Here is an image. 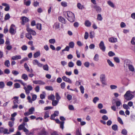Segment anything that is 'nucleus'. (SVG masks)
<instances>
[{"instance_id":"1","label":"nucleus","mask_w":135,"mask_h":135,"mask_svg":"<svg viewBox=\"0 0 135 135\" xmlns=\"http://www.w3.org/2000/svg\"><path fill=\"white\" fill-rule=\"evenodd\" d=\"M68 17L67 19L71 22H73L75 20V17L74 14L72 12L68 11L66 12Z\"/></svg>"},{"instance_id":"2","label":"nucleus","mask_w":135,"mask_h":135,"mask_svg":"<svg viewBox=\"0 0 135 135\" xmlns=\"http://www.w3.org/2000/svg\"><path fill=\"white\" fill-rule=\"evenodd\" d=\"M132 92L130 90L127 91L124 94V96L126 99L127 100H130L134 97L131 93Z\"/></svg>"},{"instance_id":"3","label":"nucleus","mask_w":135,"mask_h":135,"mask_svg":"<svg viewBox=\"0 0 135 135\" xmlns=\"http://www.w3.org/2000/svg\"><path fill=\"white\" fill-rule=\"evenodd\" d=\"M23 89L25 90V92L26 94L28 95H29L30 93V91H31L33 89V88L31 85H28L27 87L24 86Z\"/></svg>"},{"instance_id":"4","label":"nucleus","mask_w":135,"mask_h":135,"mask_svg":"<svg viewBox=\"0 0 135 135\" xmlns=\"http://www.w3.org/2000/svg\"><path fill=\"white\" fill-rule=\"evenodd\" d=\"M15 26L13 24H12L10 27L9 32L12 35L15 34L16 32V31L15 29Z\"/></svg>"},{"instance_id":"5","label":"nucleus","mask_w":135,"mask_h":135,"mask_svg":"<svg viewBox=\"0 0 135 135\" xmlns=\"http://www.w3.org/2000/svg\"><path fill=\"white\" fill-rule=\"evenodd\" d=\"M99 46L100 49L101 50H102L103 51H105L106 47L103 41H102L100 42V43L99 44Z\"/></svg>"},{"instance_id":"6","label":"nucleus","mask_w":135,"mask_h":135,"mask_svg":"<svg viewBox=\"0 0 135 135\" xmlns=\"http://www.w3.org/2000/svg\"><path fill=\"white\" fill-rule=\"evenodd\" d=\"M0 132L4 134H9V132L8 130L6 128H4L2 127L0 128Z\"/></svg>"},{"instance_id":"7","label":"nucleus","mask_w":135,"mask_h":135,"mask_svg":"<svg viewBox=\"0 0 135 135\" xmlns=\"http://www.w3.org/2000/svg\"><path fill=\"white\" fill-rule=\"evenodd\" d=\"M27 31L31 35L35 36L36 34V32L31 28L27 27L26 29Z\"/></svg>"},{"instance_id":"8","label":"nucleus","mask_w":135,"mask_h":135,"mask_svg":"<svg viewBox=\"0 0 135 135\" xmlns=\"http://www.w3.org/2000/svg\"><path fill=\"white\" fill-rule=\"evenodd\" d=\"M24 66L27 71L29 72L30 73H33V70L32 69H31V70L29 68L27 63H25Z\"/></svg>"},{"instance_id":"9","label":"nucleus","mask_w":135,"mask_h":135,"mask_svg":"<svg viewBox=\"0 0 135 135\" xmlns=\"http://www.w3.org/2000/svg\"><path fill=\"white\" fill-rule=\"evenodd\" d=\"M105 76L104 74H102L100 76V80L102 84L105 85Z\"/></svg>"},{"instance_id":"10","label":"nucleus","mask_w":135,"mask_h":135,"mask_svg":"<svg viewBox=\"0 0 135 135\" xmlns=\"http://www.w3.org/2000/svg\"><path fill=\"white\" fill-rule=\"evenodd\" d=\"M60 23L56 22L53 25V28L55 30L59 29L60 28Z\"/></svg>"},{"instance_id":"11","label":"nucleus","mask_w":135,"mask_h":135,"mask_svg":"<svg viewBox=\"0 0 135 135\" xmlns=\"http://www.w3.org/2000/svg\"><path fill=\"white\" fill-rule=\"evenodd\" d=\"M33 83L36 84H39V85H44L45 84V83L44 81H42L41 80H35L33 81Z\"/></svg>"},{"instance_id":"12","label":"nucleus","mask_w":135,"mask_h":135,"mask_svg":"<svg viewBox=\"0 0 135 135\" xmlns=\"http://www.w3.org/2000/svg\"><path fill=\"white\" fill-rule=\"evenodd\" d=\"M93 7L95 9L97 12L100 13L101 12L102 8L100 6L97 5H95Z\"/></svg>"},{"instance_id":"13","label":"nucleus","mask_w":135,"mask_h":135,"mask_svg":"<svg viewBox=\"0 0 135 135\" xmlns=\"http://www.w3.org/2000/svg\"><path fill=\"white\" fill-rule=\"evenodd\" d=\"M62 79L63 80L66 82L68 83H72L70 79L67 78L65 76H64L62 77Z\"/></svg>"},{"instance_id":"14","label":"nucleus","mask_w":135,"mask_h":135,"mask_svg":"<svg viewBox=\"0 0 135 135\" xmlns=\"http://www.w3.org/2000/svg\"><path fill=\"white\" fill-rule=\"evenodd\" d=\"M109 41L112 43H115L117 41V38L114 37H111L109 38Z\"/></svg>"},{"instance_id":"15","label":"nucleus","mask_w":135,"mask_h":135,"mask_svg":"<svg viewBox=\"0 0 135 135\" xmlns=\"http://www.w3.org/2000/svg\"><path fill=\"white\" fill-rule=\"evenodd\" d=\"M130 61L129 60H126L124 62V67H128L129 65H131Z\"/></svg>"},{"instance_id":"16","label":"nucleus","mask_w":135,"mask_h":135,"mask_svg":"<svg viewBox=\"0 0 135 135\" xmlns=\"http://www.w3.org/2000/svg\"><path fill=\"white\" fill-rule=\"evenodd\" d=\"M22 24L23 25L25 23H26L29 21L28 18L25 17H22Z\"/></svg>"},{"instance_id":"17","label":"nucleus","mask_w":135,"mask_h":135,"mask_svg":"<svg viewBox=\"0 0 135 135\" xmlns=\"http://www.w3.org/2000/svg\"><path fill=\"white\" fill-rule=\"evenodd\" d=\"M59 20L62 23H66V20L64 18L61 16H60L58 18Z\"/></svg>"},{"instance_id":"18","label":"nucleus","mask_w":135,"mask_h":135,"mask_svg":"<svg viewBox=\"0 0 135 135\" xmlns=\"http://www.w3.org/2000/svg\"><path fill=\"white\" fill-rule=\"evenodd\" d=\"M18 97H15L13 99H15V100L13 101L14 104H19V100H18Z\"/></svg>"},{"instance_id":"19","label":"nucleus","mask_w":135,"mask_h":135,"mask_svg":"<svg viewBox=\"0 0 135 135\" xmlns=\"http://www.w3.org/2000/svg\"><path fill=\"white\" fill-rule=\"evenodd\" d=\"M21 78L25 81H26L28 79V77L27 75L25 74H22Z\"/></svg>"},{"instance_id":"20","label":"nucleus","mask_w":135,"mask_h":135,"mask_svg":"<svg viewBox=\"0 0 135 135\" xmlns=\"http://www.w3.org/2000/svg\"><path fill=\"white\" fill-rule=\"evenodd\" d=\"M21 58V56L20 55H16L12 57V59L14 60H16L19 59H20Z\"/></svg>"},{"instance_id":"21","label":"nucleus","mask_w":135,"mask_h":135,"mask_svg":"<svg viewBox=\"0 0 135 135\" xmlns=\"http://www.w3.org/2000/svg\"><path fill=\"white\" fill-rule=\"evenodd\" d=\"M26 36L27 38L30 40H32V39L31 35L28 32L26 33Z\"/></svg>"},{"instance_id":"22","label":"nucleus","mask_w":135,"mask_h":135,"mask_svg":"<svg viewBox=\"0 0 135 135\" xmlns=\"http://www.w3.org/2000/svg\"><path fill=\"white\" fill-rule=\"evenodd\" d=\"M128 67L130 71L132 72H133L134 71V67L131 64L130 65H129Z\"/></svg>"},{"instance_id":"23","label":"nucleus","mask_w":135,"mask_h":135,"mask_svg":"<svg viewBox=\"0 0 135 135\" xmlns=\"http://www.w3.org/2000/svg\"><path fill=\"white\" fill-rule=\"evenodd\" d=\"M46 134V132L44 128L41 131L38 133L39 135H45Z\"/></svg>"},{"instance_id":"24","label":"nucleus","mask_w":135,"mask_h":135,"mask_svg":"<svg viewBox=\"0 0 135 135\" xmlns=\"http://www.w3.org/2000/svg\"><path fill=\"white\" fill-rule=\"evenodd\" d=\"M55 96L53 94H51L48 96V98L49 100H51L52 101L55 99Z\"/></svg>"},{"instance_id":"25","label":"nucleus","mask_w":135,"mask_h":135,"mask_svg":"<svg viewBox=\"0 0 135 135\" xmlns=\"http://www.w3.org/2000/svg\"><path fill=\"white\" fill-rule=\"evenodd\" d=\"M107 62L109 66L111 67H113L114 66V64L109 59L107 60Z\"/></svg>"},{"instance_id":"26","label":"nucleus","mask_w":135,"mask_h":135,"mask_svg":"<svg viewBox=\"0 0 135 135\" xmlns=\"http://www.w3.org/2000/svg\"><path fill=\"white\" fill-rule=\"evenodd\" d=\"M14 81L15 82L17 81L20 82L23 86H25L26 85V84L24 83L21 80L16 79L15 80H14Z\"/></svg>"},{"instance_id":"27","label":"nucleus","mask_w":135,"mask_h":135,"mask_svg":"<svg viewBox=\"0 0 135 135\" xmlns=\"http://www.w3.org/2000/svg\"><path fill=\"white\" fill-rule=\"evenodd\" d=\"M49 117V112L48 111H47L44 114V118L46 119Z\"/></svg>"},{"instance_id":"28","label":"nucleus","mask_w":135,"mask_h":135,"mask_svg":"<svg viewBox=\"0 0 135 135\" xmlns=\"http://www.w3.org/2000/svg\"><path fill=\"white\" fill-rule=\"evenodd\" d=\"M93 59L95 61H98L99 60V55L98 54H96L94 56Z\"/></svg>"},{"instance_id":"29","label":"nucleus","mask_w":135,"mask_h":135,"mask_svg":"<svg viewBox=\"0 0 135 135\" xmlns=\"http://www.w3.org/2000/svg\"><path fill=\"white\" fill-rule=\"evenodd\" d=\"M107 3L112 8H114V6L113 2L110 1H108L107 2Z\"/></svg>"},{"instance_id":"30","label":"nucleus","mask_w":135,"mask_h":135,"mask_svg":"<svg viewBox=\"0 0 135 135\" xmlns=\"http://www.w3.org/2000/svg\"><path fill=\"white\" fill-rule=\"evenodd\" d=\"M77 7L78 8L80 9H82L84 8L83 5H82L80 3H78L77 4Z\"/></svg>"},{"instance_id":"31","label":"nucleus","mask_w":135,"mask_h":135,"mask_svg":"<svg viewBox=\"0 0 135 135\" xmlns=\"http://www.w3.org/2000/svg\"><path fill=\"white\" fill-rule=\"evenodd\" d=\"M23 131L26 133V134L27 135H30V132L26 128H24Z\"/></svg>"},{"instance_id":"32","label":"nucleus","mask_w":135,"mask_h":135,"mask_svg":"<svg viewBox=\"0 0 135 135\" xmlns=\"http://www.w3.org/2000/svg\"><path fill=\"white\" fill-rule=\"evenodd\" d=\"M59 101L57 100H54L52 101V104L53 106H56L59 102Z\"/></svg>"},{"instance_id":"33","label":"nucleus","mask_w":135,"mask_h":135,"mask_svg":"<svg viewBox=\"0 0 135 135\" xmlns=\"http://www.w3.org/2000/svg\"><path fill=\"white\" fill-rule=\"evenodd\" d=\"M40 55V52L39 51L36 52L33 55V57L36 58L38 57Z\"/></svg>"},{"instance_id":"34","label":"nucleus","mask_w":135,"mask_h":135,"mask_svg":"<svg viewBox=\"0 0 135 135\" xmlns=\"http://www.w3.org/2000/svg\"><path fill=\"white\" fill-rule=\"evenodd\" d=\"M85 25L87 27H89L91 25V23L89 21L87 20L85 21Z\"/></svg>"},{"instance_id":"35","label":"nucleus","mask_w":135,"mask_h":135,"mask_svg":"<svg viewBox=\"0 0 135 135\" xmlns=\"http://www.w3.org/2000/svg\"><path fill=\"white\" fill-rule=\"evenodd\" d=\"M4 65L5 66L8 67H9L10 65L9 61V60H7L4 62Z\"/></svg>"},{"instance_id":"36","label":"nucleus","mask_w":135,"mask_h":135,"mask_svg":"<svg viewBox=\"0 0 135 135\" xmlns=\"http://www.w3.org/2000/svg\"><path fill=\"white\" fill-rule=\"evenodd\" d=\"M42 25L40 23H37L36 25V27L37 29L41 30L42 29Z\"/></svg>"},{"instance_id":"37","label":"nucleus","mask_w":135,"mask_h":135,"mask_svg":"<svg viewBox=\"0 0 135 135\" xmlns=\"http://www.w3.org/2000/svg\"><path fill=\"white\" fill-rule=\"evenodd\" d=\"M116 106L117 107V108H118V107L120 106L121 105H122V103L120 100H118L116 101Z\"/></svg>"},{"instance_id":"38","label":"nucleus","mask_w":135,"mask_h":135,"mask_svg":"<svg viewBox=\"0 0 135 135\" xmlns=\"http://www.w3.org/2000/svg\"><path fill=\"white\" fill-rule=\"evenodd\" d=\"M76 135H82L81 130H80V131L79 129L78 128L76 129Z\"/></svg>"},{"instance_id":"39","label":"nucleus","mask_w":135,"mask_h":135,"mask_svg":"<svg viewBox=\"0 0 135 135\" xmlns=\"http://www.w3.org/2000/svg\"><path fill=\"white\" fill-rule=\"evenodd\" d=\"M69 47L73 48L74 46V43L73 42H71L69 43Z\"/></svg>"},{"instance_id":"40","label":"nucleus","mask_w":135,"mask_h":135,"mask_svg":"<svg viewBox=\"0 0 135 135\" xmlns=\"http://www.w3.org/2000/svg\"><path fill=\"white\" fill-rule=\"evenodd\" d=\"M55 95L56 100L59 101V100L61 98L60 97L57 93H56Z\"/></svg>"},{"instance_id":"41","label":"nucleus","mask_w":135,"mask_h":135,"mask_svg":"<svg viewBox=\"0 0 135 135\" xmlns=\"http://www.w3.org/2000/svg\"><path fill=\"white\" fill-rule=\"evenodd\" d=\"M43 68L44 70L48 71L49 67L47 64H46L43 66Z\"/></svg>"},{"instance_id":"42","label":"nucleus","mask_w":135,"mask_h":135,"mask_svg":"<svg viewBox=\"0 0 135 135\" xmlns=\"http://www.w3.org/2000/svg\"><path fill=\"white\" fill-rule=\"evenodd\" d=\"M5 85L3 81L0 82V88L3 89Z\"/></svg>"},{"instance_id":"43","label":"nucleus","mask_w":135,"mask_h":135,"mask_svg":"<svg viewBox=\"0 0 135 135\" xmlns=\"http://www.w3.org/2000/svg\"><path fill=\"white\" fill-rule=\"evenodd\" d=\"M99 100V98L97 97H95L93 99V102L94 103H96Z\"/></svg>"},{"instance_id":"44","label":"nucleus","mask_w":135,"mask_h":135,"mask_svg":"<svg viewBox=\"0 0 135 135\" xmlns=\"http://www.w3.org/2000/svg\"><path fill=\"white\" fill-rule=\"evenodd\" d=\"M10 17L9 14L8 13L5 16L4 20L5 21L7 20L10 18Z\"/></svg>"},{"instance_id":"45","label":"nucleus","mask_w":135,"mask_h":135,"mask_svg":"<svg viewBox=\"0 0 135 135\" xmlns=\"http://www.w3.org/2000/svg\"><path fill=\"white\" fill-rule=\"evenodd\" d=\"M112 128L113 130L115 131L117 129L118 126L116 124H114L112 126Z\"/></svg>"},{"instance_id":"46","label":"nucleus","mask_w":135,"mask_h":135,"mask_svg":"<svg viewBox=\"0 0 135 135\" xmlns=\"http://www.w3.org/2000/svg\"><path fill=\"white\" fill-rule=\"evenodd\" d=\"M45 88L46 89L48 90L52 91L53 90L52 87L51 86H46L45 87Z\"/></svg>"},{"instance_id":"47","label":"nucleus","mask_w":135,"mask_h":135,"mask_svg":"<svg viewBox=\"0 0 135 135\" xmlns=\"http://www.w3.org/2000/svg\"><path fill=\"white\" fill-rule=\"evenodd\" d=\"M74 65V63L70 61L68 63V66L69 67H73Z\"/></svg>"},{"instance_id":"48","label":"nucleus","mask_w":135,"mask_h":135,"mask_svg":"<svg viewBox=\"0 0 135 135\" xmlns=\"http://www.w3.org/2000/svg\"><path fill=\"white\" fill-rule=\"evenodd\" d=\"M28 111L31 114H32L33 112L35 111V108L34 107H32L29 109Z\"/></svg>"},{"instance_id":"49","label":"nucleus","mask_w":135,"mask_h":135,"mask_svg":"<svg viewBox=\"0 0 135 135\" xmlns=\"http://www.w3.org/2000/svg\"><path fill=\"white\" fill-rule=\"evenodd\" d=\"M117 87V86L115 85H112L110 86V88L111 90L115 89Z\"/></svg>"},{"instance_id":"50","label":"nucleus","mask_w":135,"mask_h":135,"mask_svg":"<svg viewBox=\"0 0 135 135\" xmlns=\"http://www.w3.org/2000/svg\"><path fill=\"white\" fill-rule=\"evenodd\" d=\"M14 122L11 121H9L8 122V125L9 126L11 127H13L14 125Z\"/></svg>"},{"instance_id":"51","label":"nucleus","mask_w":135,"mask_h":135,"mask_svg":"<svg viewBox=\"0 0 135 135\" xmlns=\"http://www.w3.org/2000/svg\"><path fill=\"white\" fill-rule=\"evenodd\" d=\"M115 55V54L112 51H110L108 53L109 56L110 57L114 56Z\"/></svg>"},{"instance_id":"52","label":"nucleus","mask_w":135,"mask_h":135,"mask_svg":"<svg viewBox=\"0 0 135 135\" xmlns=\"http://www.w3.org/2000/svg\"><path fill=\"white\" fill-rule=\"evenodd\" d=\"M89 37L91 38H92L94 37V33L93 32L91 31L90 32Z\"/></svg>"},{"instance_id":"53","label":"nucleus","mask_w":135,"mask_h":135,"mask_svg":"<svg viewBox=\"0 0 135 135\" xmlns=\"http://www.w3.org/2000/svg\"><path fill=\"white\" fill-rule=\"evenodd\" d=\"M97 19L98 20L101 21L102 20L103 18L102 16L100 14H98L97 16Z\"/></svg>"},{"instance_id":"54","label":"nucleus","mask_w":135,"mask_h":135,"mask_svg":"<svg viewBox=\"0 0 135 135\" xmlns=\"http://www.w3.org/2000/svg\"><path fill=\"white\" fill-rule=\"evenodd\" d=\"M123 107L125 109L127 110L130 109V108L129 107L128 105L124 104L123 105Z\"/></svg>"},{"instance_id":"55","label":"nucleus","mask_w":135,"mask_h":135,"mask_svg":"<svg viewBox=\"0 0 135 135\" xmlns=\"http://www.w3.org/2000/svg\"><path fill=\"white\" fill-rule=\"evenodd\" d=\"M61 4L63 7H65L67 6V3L64 1L62 2L61 3Z\"/></svg>"},{"instance_id":"56","label":"nucleus","mask_w":135,"mask_h":135,"mask_svg":"<svg viewBox=\"0 0 135 135\" xmlns=\"http://www.w3.org/2000/svg\"><path fill=\"white\" fill-rule=\"evenodd\" d=\"M114 61L117 63H119L120 62V60L118 57H114Z\"/></svg>"},{"instance_id":"57","label":"nucleus","mask_w":135,"mask_h":135,"mask_svg":"<svg viewBox=\"0 0 135 135\" xmlns=\"http://www.w3.org/2000/svg\"><path fill=\"white\" fill-rule=\"evenodd\" d=\"M49 42L51 44H54L55 42V40L54 39H51L49 40Z\"/></svg>"},{"instance_id":"58","label":"nucleus","mask_w":135,"mask_h":135,"mask_svg":"<svg viewBox=\"0 0 135 135\" xmlns=\"http://www.w3.org/2000/svg\"><path fill=\"white\" fill-rule=\"evenodd\" d=\"M20 85L18 83H16L14 84V87L16 88H20Z\"/></svg>"},{"instance_id":"59","label":"nucleus","mask_w":135,"mask_h":135,"mask_svg":"<svg viewBox=\"0 0 135 135\" xmlns=\"http://www.w3.org/2000/svg\"><path fill=\"white\" fill-rule=\"evenodd\" d=\"M12 73L15 75H17L19 74V73L18 71L15 70H13L12 71Z\"/></svg>"},{"instance_id":"60","label":"nucleus","mask_w":135,"mask_h":135,"mask_svg":"<svg viewBox=\"0 0 135 135\" xmlns=\"http://www.w3.org/2000/svg\"><path fill=\"white\" fill-rule=\"evenodd\" d=\"M38 62H39L38 60L36 59L32 61V63L34 65H37Z\"/></svg>"},{"instance_id":"61","label":"nucleus","mask_w":135,"mask_h":135,"mask_svg":"<svg viewBox=\"0 0 135 135\" xmlns=\"http://www.w3.org/2000/svg\"><path fill=\"white\" fill-rule=\"evenodd\" d=\"M80 88L81 93L82 94H83L84 93V89L83 86L82 85H81L80 87Z\"/></svg>"},{"instance_id":"62","label":"nucleus","mask_w":135,"mask_h":135,"mask_svg":"<svg viewBox=\"0 0 135 135\" xmlns=\"http://www.w3.org/2000/svg\"><path fill=\"white\" fill-rule=\"evenodd\" d=\"M131 43L133 45H135V37H133L131 41Z\"/></svg>"},{"instance_id":"63","label":"nucleus","mask_w":135,"mask_h":135,"mask_svg":"<svg viewBox=\"0 0 135 135\" xmlns=\"http://www.w3.org/2000/svg\"><path fill=\"white\" fill-rule=\"evenodd\" d=\"M25 128L23 126V125L21 124L18 127V129L19 130H21L22 129H23V130L24 128Z\"/></svg>"},{"instance_id":"64","label":"nucleus","mask_w":135,"mask_h":135,"mask_svg":"<svg viewBox=\"0 0 135 135\" xmlns=\"http://www.w3.org/2000/svg\"><path fill=\"white\" fill-rule=\"evenodd\" d=\"M100 112L101 113L106 114L107 113V111L105 109H102L100 110Z\"/></svg>"}]
</instances>
